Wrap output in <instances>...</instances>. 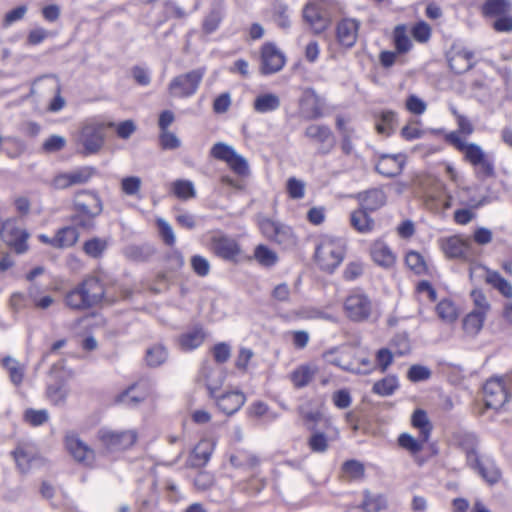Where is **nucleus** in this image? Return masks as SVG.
<instances>
[{"label":"nucleus","instance_id":"nucleus-53","mask_svg":"<svg viewBox=\"0 0 512 512\" xmlns=\"http://www.w3.org/2000/svg\"><path fill=\"white\" fill-rule=\"evenodd\" d=\"M168 357L166 349L162 345H155L146 352V362L151 367L163 364Z\"/></svg>","mask_w":512,"mask_h":512},{"label":"nucleus","instance_id":"nucleus-57","mask_svg":"<svg viewBox=\"0 0 512 512\" xmlns=\"http://www.w3.org/2000/svg\"><path fill=\"white\" fill-rule=\"evenodd\" d=\"M390 346L394 350V354L398 356L408 354L411 349L408 335L405 333L395 335L390 342Z\"/></svg>","mask_w":512,"mask_h":512},{"label":"nucleus","instance_id":"nucleus-62","mask_svg":"<svg viewBox=\"0 0 512 512\" xmlns=\"http://www.w3.org/2000/svg\"><path fill=\"white\" fill-rule=\"evenodd\" d=\"M24 419L26 422L36 427L43 425L45 422H47L49 419V414L48 411L45 409H27L24 414Z\"/></svg>","mask_w":512,"mask_h":512},{"label":"nucleus","instance_id":"nucleus-1","mask_svg":"<svg viewBox=\"0 0 512 512\" xmlns=\"http://www.w3.org/2000/svg\"><path fill=\"white\" fill-rule=\"evenodd\" d=\"M105 299L103 284L96 277H88L64 296L65 305L76 311H84L100 304Z\"/></svg>","mask_w":512,"mask_h":512},{"label":"nucleus","instance_id":"nucleus-15","mask_svg":"<svg viewBox=\"0 0 512 512\" xmlns=\"http://www.w3.org/2000/svg\"><path fill=\"white\" fill-rule=\"evenodd\" d=\"M324 101L312 88H306L299 99V114L305 120H316L323 116Z\"/></svg>","mask_w":512,"mask_h":512},{"label":"nucleus","instance_id":"nucleus-44","mask_svg":"<svg viewBox=\"0 0 512 512\" xmlns=\"http://www.w3.org/2000/svg\"><path fill=\"white\" fill-rule=\"evenodd\" d=\"M436 312L438 317L446 323H453L458 318L455 304L448 299H443L437 304Z\"/></svg>","mask_w":512,"mask_h":512},{"label":"nucleus","instance_id":"nucleus-13","mask_svg":"<svg viewBox=\"0 0 512 512\" xmlns=\"http://www.w3.org/2000/svg\"><path fill=\"white\" fill-rule=\"evenodd\" d=\"M65 447L75 461L87 467L93 466L95 462V452L83 442L77 434L73 432L66 434Z\"/></svg>","mask_w":512,"mask_h":512},{"label":"nucleus","instance_id":"nucleus-9","mask_svg":"<svg viewBox=\"0 0 512 512\" xmlns=\"http://www.w3.org/2000/svg\"><path fill=\"white\" fill-rule=\"evenodd\" d=\"M259 225L262 234L282 248L292 249L297 245V237L290 226L267 218Z\"/></svg>","mask_w":512,"mask_h":512},{"label":"nucleus","instance_id":"nucleus-25","mask_svg":"<svg viewBox=\"0 0 512 512\" xmlns=\"http://www.w3.org/2000/svg\"><path fill=\"white\" fill-rule=\"evenodd\" d=\"M405 163L406 159L403 154H384L379 157V160L376 164V170L381 175L392 178L402 172Z\"/></svg>","mask_w":512,"mask_h":512},{"label":"nucleus","instance_id":"nucleus-55","mask_svg":"<svg viewBox=\"0 0 512 512\" xmlns=\"http://www.w3.org/2000/svg\"><path fill=\"white\" fill-rule=\"evenodd\" d=\"M509 2L507 0H487L483 5V13L486 16H498L507 12Z\"/></svg>","mask_w":512,"mask_h":512},{"label":"nucleus","instance_id":"nucleus-61","mask_svg":"<svg viewBox=\"0 0 512 512\" xmlns=\"http://www.w3.org/2000/svg\"><path fill=\"white\" fill-rule=\"evenodd\" d=\"M24 148V144L20 139L15 137H6L3 152L10 158H16L23 153Z\"/></svg>","mask_w":512,"mask_h":512},{"label":"nucleus","instance_id":"nucleus-59","mask_svg":"<svg viewBox=\"0 0 512 512\" xmlns=\"http://www.w3.org/2000/svg\"><path fill=\"white\" fill-rule=\"evenodd\" d=\"M385 506L386 500L381 495H371L366 493L364 501L362 502V507L365 512H379Z\"/></svg>","mask_w":512,"mask_h":512},{"label":"nucleus","instance_id":"nucleus-40","mask_svg":"<svg viewBox=\"0 0 512 512\" xmlns=\"http://www.w3.org/2000/svg\"><path fill=\"white\" fill-rule=\"evenodd\" d=\"M486 316L487 315L481 312L471 311L468 313L463 319V329L465 333L470 336L477 335L483 327Z\"/></svg>","mask_w":512,"mask_h":512},{"label":"nucleus","instance_id":"nucleus-7","mask_svg":"<svg viewBox=\"0 0 512 512\" xmlns=\"http://www.w3.org/2000/svg\"><path fill=\"white\" fill-rule=\"evenodd\" d=\"M205 73L206 69L200 67L174 77L168 85L170 95L175 98H186L194 95Z\"/></svg>","mask_w":512,"mask_h":512},{"label":"nucleus","instance_id":"nucleus-48","mask_svg":"<svg viewBox=\"0 0 512 512\" xmlns=\"http://www.w3.org/2000/svg\"><path fill=\"white\" fill-rule=\"evenodd\" d=\"M107 128H113L120 139L127 140L135 133L137 126L131 119L119 123L106 122Z\"/></svg>","mask_w":512,"mask_h":512},{"label":"nucleus","instance_id":"nucleus-8","mask_svg":"<svg viewBox=\"0 0 512 512\" xmlns=\"http://www.w3.org/2000/svg\"><path fill=\"white\" fill-rule=\"evenodd\" d=\"M98 439L107 451H121L129 449L136 443L138 432L135 429L115 431L101 428L98 431Z\"/></svg>","mask_w":512,"mask_h":512},{"label":"nucleus","instance_id":"nucleus-43","mask_svg":"<svg viewBox=\"0 0 512 512\" xmlns=\"http://www.w3.org/2000/svg\"><path fill=\"white\" fill-rule=\"evenodd\" d=\"M2 364L3 367L8 371L11 382L14 385H20L24 377V368L20 365V363L16 359L7 356L3 358Z\"/></svg>","mask_w":512,"mask_h":512},{"label":"nucleus","instance_id":"nucleus-6","mask_svg":"<svg viewBox=\"0 0 512 512\" xmlns=\"http://www.w3.org/2000/svg\"><path fill=\"white\" fill-rule=\"evenodd\" d=\"M343 310L346 317L353 322H363L372 314L373 304L370 297L362 290H352L344 300Z\"/></svg>","mask_w":512,"mask_h":512},{"label":"nucleus","instance_id":"nucleus-18","mask_svg":"<svg viewBox=\"0 0 512 512\" xmlns=\"http://www.w3.org/2000/svg\"><path fill=\"white\" fill-rule=\"evenodd\" d=\"M484 402L487 408L500 409L508 399L506 387L501 379L492 378L483 387Z\"/></svg>","mask_w":512,"mask_h":512},{"label":"nucleus","instance_id":"nucleus-32","mask_svg":"<svg viewBox=\"0 0 512 512\" xmlns=\"http://www.w3.org/2000/svg\"><path fill=\"white\" fill-rule=\"evenodd\" d=\"M361 207L367 211H375L384 205L385 193L381 189H371L358 196Z\"/></svg>","mask_w":512,"mask_h":512},{"label":"nucleus","instance_id":"nucleus-10","mask_svg":"<svg viewBox=\"0 0 512 512\" xmlns=\"http://www.w3.org/2000/svg\"><path fill=\"white\" fill-rule=\"evenodd\" d=\"M96 174V169L91 166H82L67 172L56 174L51 186L56 190L68 189L76 185H84Z\"/></svg>","mask_w":512,"mask_h":512},{"label":"nucleus","instance_id":"nucleus-33","mask_svg":"<svg viewBox=\"0 0 512 512\" xmlns=\"http://www.w3.org/2000/svg\"><path fill=\"white\" fill-rule=\"evenodd\" d=\"M458 445L465 451L467 463L469 465L479 464V458L476 455L477 438L473 433H459L456 437Z\"/></svg>","mask_w":512,"mask_h":512},{"label":"nucleus","instance_id":"nucleus-54","mask_svg":"<svg viewBox=\"0 0 512 512\" xmlns=\"http://www.w3.org/2000/svg\"><path fill=\"white\" fill-rule=\"evenodd\" d=\"M405 262L406 265L418 275L424 274L427 271V265L423 256L416 251L408 252L405 257Z\"/></svg>","mask_w":512,"mask_h":512},{"label":"nucleus","instance_id":"nucleus-20","mask_svg":"<svg viewBox=\"0 0 512 512\" xmlns=\"http://www.w3.org/2000/svg\"><path fill=\"white\" fill-rule=\"evenodd\" d=\"M12 455L18 469L22 473L29 472L42 463V459L38 456L35 446L29 443L19 444L12 452Z\"/></svg>","mask_w":512,"mask_h":512},{"label":"nucleus","instance_id":"nucleus-21","mask_svg":"<svg viewBox=\"0 0 512 512\" xmlns=\"http://www.w3.org/2000/svg\"><path fill=\"white\" fill-rule=\"evenodd\" d=\"M361 22L355 18H342L336 25V38L338 43L345 48H352L358 38Z\"/></svg>","mask_w":512,"mask_h":512},{"label":"nucleus","instance_id":"nucleus-46","mask_svg":"<svg viewBox=\"0 0 512 512\" xmlns=\"http://www.w3.org/2000/svg\"><path fill=\"white\" fill-rule=\"evenodd\" d=\"M472 468L477 469L478 473L490 484L496 483L500 478L498 468L492 462H481L479 464L470 465Z\"/></svg>","mask_w":512,"mask_h":512},{"label":"nucleus","instance_id":"nucleus-56","mask_svg":"<svg viewBox=\"0 0 512 512\" xmlns=\"http://www.w3.org/2000/svg\"><path fill=\"white\" fill-rule=\"evenodd\" d=\"M237 153L235 149L223 142H218L211 148L210 154L212 157L218 160H222L228 163L231 158Z\"/></svg>","mask_w":512,"mask_h":512},{"label":"nucleus","instance_id":"nucleus-28","mask_svg":"<svg viewBox=\"0 0 512 512\" xmlns=\"http://www.w3.org/2000/svg\"><path fill=\"white\" fill-rule=\"evenodd\" d=\"M280 106V97L274 93H261L255 97L252 104L253 110L259 114L275 112Z\"/></svg>","mask_w":512,"mask_h":512},{"label":"nucleus","instance_id":"nucleus-23","mask_svg":"<svg viewBox=\"0 0 512 512\" xmlns=\"http://www.w3.org/2000/svg\"><path fill=\"white\" fill-rule=\"evenodd\" d=\"M200 378L205 382L210 397H215V394L224 383L225 373L219 366L205 362L200 370Z\"/></svg>","mask_w":512,"mask_h":512},{"label":"nucleus","instance_id":"nucleus-2","mask_svg":"<svg viewBox=\"0 0 512 512\" xmlns=\"http://www.w3.org/2000/svg\"><path fill=\"white\" fill-rule=\"evenodd\" d=\"M107 124L97 117L84 120L73 138L84 156L97 154L105 144Z\"/></svg>","mask_w":512,"mask_h":512},{"label":"nucleus","instance_id":"nucleus-30","mask_svg":"<svg viewBox=\"0 0 512 512\" xmlns=\"http://www.w3.org/2000/svg\"><path fill=\"white\" fill-rule=\"evenodd\" d=\"M473 53L467 49L455 51L449 58V66L457 74L464 73L473 67Z\"/></svg>","mask_w":512,"mask_h":512},{"label":"nucleus","instance_id":"nucleus-19","mask_svg":"<svg viewBox=\"0 0 512 512\" xmlns=\"http://www.w3.org/2000/svg\"><path fill=\"white\" fill-rule=\"evenodd\" d=\"M28 236V233L17 227L13 221H6L1 229V237L4 242L18 254L24 253L28 249Z\"/></svg>","mask_w":512,"mask_h":512},{"label":"nucleus","instance_id":"nucleus-64","mask_svg":"<svg viewBox=\"0 0 512 512\" xmlns=\"http://www.w3.org/2000/svg\"><path fill=\"white\" fill-rule=\"evenodd\" d=\"M106 247L107 243L105 240L93 238L85 242L83 249L87 255L97 258L104 252Z\"/></svg>","mask_w":512,"mask_h":512},{"label":"nucleus","instance_id":"nucleus-58","mask_svg":"<svg viewBox=\"0 0 512 512\" xmlns=\"http://www.w3.org/2000/svg\"><path fill=\"white\" fill-rule=\"evenodd\" d=\"M211 454L212 444L207 440L199 442L193 450L194 458L197 460L196 465H205L209 461Z\"/></svg>","mask_w":512,"mask_h":512},{"label":"nucleus","instance_id":"nucleus-26","mask_svg":"<svg viewBox=\"0 0 512 512\" xmlns=\"http://www.w3.org/2000/svg\"><path fill=\"white\" fill-rule=\"evenodd\" d=\"M217 407L226 415H232L237 412L245 403L246 397L240 391H230L224 394L218 395L215 394V397H212Z\"/></svg>","mask_w":512,"mask_h":512},{"label":"nucleus","instance_id":"nucleus-5","mask_svg":"<svg viewBox=\"0 0 512 512\" xmlns=\"http://www.w3.org/2000/svg\"><path fill=\"white\" fill-rule=\"evenodd\" d=\"M452 195L439 179H431L423 189L425 207L433 213L443 214L452 206Z\"/></svg>","mask_w":512,"mask_h":512},{"label":"nucleus","instance_id":"nucleus-4","mask_svg":"<svg viewBox=\"0 0 512 512\" xmlns=\"http://www.w3.org/2000/svg\"><path fill=\"white\" fill-rule=\"evenodd\" d=\"M345 255V242L340 238L323 236L315 251V259L320 268L333 272L343 261Z\"/></svg>","mask_w":512,"mask_h":512},{"label":"nucleus","instance_id":"nucleus-22","mask_svg":"<svg viewBox=\"0 0 512 512\" xmlns=\"http://www.w3.org/2000/svg\"><path fill=\"white\" fill-rule=\"evenodd\" d=\"M438 245L447 258H467L470 249V243L459 235L442 237L438 240Z\"/></svg>","mask_w":512,"mask_h":512},{"label":"nucleus","instance_id":"nucleus-60","mask_svg":"<svg viewBox=\"0 0 512 512\" xmlns=\"http://www.w3.org/2000/svg\"><path fill=\"white\" fill-rule=\"evenodd\" d=\"M286 190L290 198L302 199L305 195V183L295 177H290L287 180Z\"/></svg>","mask_w":512,"mask_h":512},{"label":"nucleus","instance_id":"nucleus-45","mask_svg":"<svg viewBox=\"0 0 512 512\" xmlns=\"http://www.w3.org/2000/svg\"><path fill=\"white\" fill-rule=\"evenodd\" d=\"M343 476L349 480H361L365 474L364 465L357 460H348L342 465Z\"/></svg>","mask_w":512,"mask_h":512},{"label":"nucleus","instance_id":"nucleus-39","mask_svg":"<svg viewBox=\"0 0 512 512\" xmlns=\"http://www.w3.org/2000/svg\"><path fill=\"white\" fill-rule=\"evenodd\" d=\"M486 282L497 289L503 296L512 298V284L504 279L498 272L487 270Z\"/></svg>","mask_w":512,"mask_h":512},{"label":"nucleus","instance_id":"nucleus-27","mask_svg":"<svg viewBox=\"0 0 512 512\" xmlns=\"http://www.w3.org/2000/svg\"><path fill=\"white\" fill-rule=\"evenodd\" d=\"M370 254L373 261L384 268L392 267L396 260V256L390 247L381 240H377L372 244Z\"/></svg>","mask_w":512,"mask_h":512},{"label":"nucleus","instance_id":"nucleus-17","mask_svg":"<svg viewBox=\"0 0 512 512\" xmlns=\"http://www.w3.org/2000/svg\"><path fill=\"white\" fill-rule=\"evenodd\" d=\"M304 135L320 145L318 149L320 154H328L335 146V137L327 125L310 124L306 127Z\"/></svg>","mask_w":512,"mask_h":512},{"label":"nucleus","instance_id":"nucleus-41","mask_svg":"<svg viewBox=\"0 0 512 512\" xmlns=\"http://www.w3.org/2000/svg\"><path fill=\"white\" fill-rule=\"evenodd\" d=\"M399 387L396 376L389 375L374 383L372 391L382 397L392 395Z\"/></svg>","mask_w":512,"mask_h":512},{"label":"nucleus","instance_id":"nucleus-34","mask_svg":"<svg viewBox=\"0 0 512 512\" xmlns=\"http://www.w3.org/2000/svg\"><path fill=\"white\" fill-rule=\"evenodd\" d=\"M350 223L355 230L364 234L371 232L375 226L374 220L362 207L351 213Z\"/></svg>","mask_w":512,"mask_h":512},{"label":"nucleus","instance_id":"nucleus-51","mask_svg":"<svg viewBox=\"0 0 512 512\" xmlns=\"http://www.w3.org/2000/svg\"><path fill=\"white\" fill-rule=\"evenodd\" d=\"M142 180L138 176H128L122 178L120 182L121 191L130 197H139Z\"/></svg>","mask_w":512,"mask_h":512},{"label":"nucleus","instance_id":"nucleus-29","mask_svg":"<svg viewBox=\"0 0 512 512\" xmlns=\"http://www.w3.org/2000/svg\"><path fill=\"white\" fill-rule=\"evenodd\" d=\"M225 15V5L223 1L214 3L208 14L203 20V30L210 34L216 31Z\"/></svg>","mask_w":512,"mask_h":512},{"label":"nucleus","instance_id":"nucleus-38","mask_svg":"<svg viewBox=\"0 0 512 512\" xmlns=\"http://www.w3.org/2000/svg\"><path fill=\"white\" fill-rule=\"evenodd\" d=\"M205 338V334L202 329L195 328L182 334L179 337V345L183 350L190 351L199 347Z\"/></svg>","mask_w":512,"mask_h":512},{"label":"nucleus","instance_id":"nucleus-14","mask_svg":"<svg viewBox=\"0 0 512 512\" xmlns=\"http://www.w3.org/2000/svg\"><path fill=\"white\" fill-rule=\"evenodd\" d=\"M303 19L315 34L323 33L331 22L327 9L322 4L316 2L305 5Z\"/></svg>","mask_w":512,"mask_h":512},{"label":"nucleus","instance_id":"nucleus-16","mask_svg":"<svg viewBox=\"0 0 512 512\" xmlns=\"http://www.w3.org/2000/svg\"><path fill=\"white\" fill-rule=\"evenodd\" d=\"M284 54L273 43H265L261 48L260 72L271 75L279 72L285 65Z\"/></svg>","mask_w":512,"mask_h":512},{"label":"nucleus","instance_id":"nucleus-11","mask_svg":"<svg viewBox=\"0 0 512 512\" xmlns=\"http://www.w3.org/2000/svg\"><path fill=\"white\" fill-rule=\"evenodd\" d=\"M103 211L102 201L94 191H78L73 199V212L84 216L97 217Z\"/></svg>","mask_w":512,"mask_h":512},{"label":"nucleus","instance_id":"nucleus-35","mask_svg":"<svg viewBox=\"0 0 512 512\" xmlns=\"http://www.w3.org/2000/svg\"><path fill=\"white\" fill-rule=\"evenodd\" d=\"M427 442L428 440H424L423 435L420 434L418 438L413 437L409 433H402L398 437V445L412 456H416L420 453Z\"/></svg>","mask_w":512,"mask_h":512},{"label":"nucleus","instance_id":"nucleus-52","mask_svg":"<svg viewBox=\"0 0 512 512\" xmlns=\"http://www.w3.org/2000/svg\"><path fill=\"white\" fill-rule=\"evenodd\" d=\"M308 447L314 453H324L329 447V440L324 433L314 430L308 438Z\"/></svg>","mask_w":512,"mask_h":512},{"label":"nucleus","instance_id":"nucleus-31","mask_svg":"<svg viewBox=\"0 0 512 512\" xmlns=\"http://www.w3.org/2000/svg\"><path fill=\"white\" fill-rule=\"evenodd\" d=\"M79 239V231L76 227L70 225L58 230L51 240V245L55 248H68L73 246Z\"/></svg>","mask_w":512,"mask_h":512},{"label":"nucleus","instance_id":"nucleus-3","mask_svg":"<svg viewBox=\"0 0 512 512\" xmlns=\"http://www.w3.org/2000/svg\"><path fill=\"white\" fill-rule=\"evenodd\" d=\"M446 139L458 151L464 154V159L470 163L480 177H490L494 174V163L483 149L475 143H467L456 132H451Z\"/></svg>","mask_w":512,"mask_h":512},{"label":"nucleus","instance_id":"nucleus-24","mask_svg":"<svg viewBox=\"0 0 512 512\" xmlns=\"http://www.w3.org/2000/svg\"><path fill=\"white\" fill-rule=\"evenodd\" d=\"M318 373L319 367L315 362L302 363L289 374V380L295 388L301 389L310 385Z\"/></svg>","mask_w":512,"mask_h":512},{"label":"nucleus","instance_id":"nucleus-50","mask_svg":"<svg viewBox=\"0 0 512 512\" xmlns=\"http://www.w3.org/2000/svg\"><path fill=\"white\" fill-rule=\"evenodd\" d=\"M394 44L398 53H406L410 50L412 43L403 25L395 27L393 32Z\"/></svg>","mask_w":512,"mask_h":512},{"label":"nucleus","instance_id":"nucleus-49","mask_svg":"<svg viewBox=\"0 0 512 512\" xmlns=\"http://www.w3.org/2000/svg\"><path fill=\"white\" fill-rule=\"evenodd\" d=\"M254 257L259 264L265 267L274 266L278 260L277 254L265 245H258L255 248Z\"/></svg>","mask_w":512,"mask_h":512},{"label":"nucleus","instance_id":"nucleus-42","mask_svg":"<svg viewBox=\"0 0 512 512\" xmlns=\"http://www.w3.org/2000/svg\"><path fill=\"white\" fill-rule=\"evenodd\" d=\"M146 397L144 392L140 391V386H131L117 397V402L126 405L128 407H134Z\"/></svg>","mask_w":512,"mask_h":512},{"label":"nucleus","instance_id":"nucleus-36","mask_svg":"<svg viewBox=\"0 0 512 512\" xmlns=\"http://www.w3.org/2000/svg\"><path fill=\"white\" fill-rule=\"evenodd\" d=\"M411 424L414 428L419 430V434L423 435L424 440H429L433 426L426 411L416 409L412 414Z\"/></svg>","mask_w":512,"mask_h":512},{"label":"nucleus","instance_id":"nucleus-12","mask_svg":"<svg viewBox=\"0 0 512 512\" xmlns=\"http://www.w3.org/2000/svg\"><path fill=\"white\" fill-rule=\"evenodd\" d=\"M208 248L214 255L226 261H235L241 253L238 243L221 233L210 237Z\"/></svg>","mask_w":512,"mask_h":512},{"label":"nucleus","instance_id":"nucleus-37","mask_svg":"<svg viewBox=\"0 0 512 512\" xmlns=\"http://www.w3.org/2000/svg\"><path fill=\"white\" fill-rule=\"evenodd\" d=\"M397 124V116L394 111H382L376 120V130L379 134L390 135L394 132Z\"/></svg>","mask_w":512,"mask_h":512},{"label":"nucleus","instance_id":"nucleus-63","mask_svg":"<svg viewBox=\"0 0 512 512\" xmlns=\"http://www.w3.org/2000/svg\"><path fill=\"white\" fill-rule=\"evenodd\" d=\"M470 296L474 305L472 311L487 315L490 311V304L483 292L480 290H472Z\"/></svg>","mask_w":512,"mask_h":512},{"label":"nucleus","instance_id":"nucleus-47","mask_svg":"<svg viewBox=\"0 0 512 512\" xmlns=\"http://www.w3.org/2000/svg\"><path fill=\"white\" fill-rule=\"evenodd\" d=\"M172 191L176 197L182 200L194 198L196 191L194 184L190 180H176L172 183Z\"/></svg>","mask_w":512,"mask_h":512}]
</instances>
